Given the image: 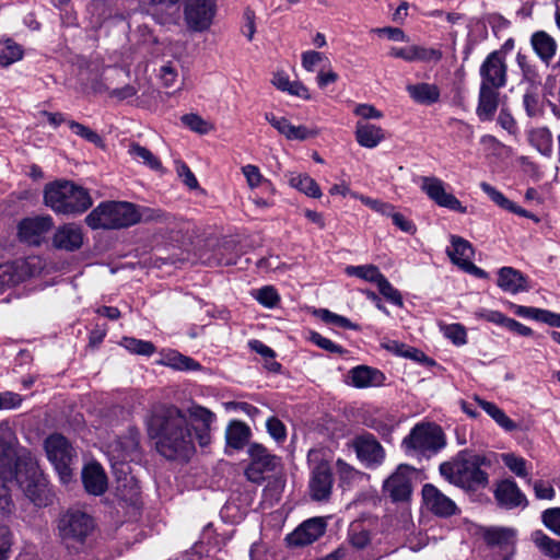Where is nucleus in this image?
<instances>
[{"instance_id":"1","label":"nucleus","mask_w":560,"mask_h":560,"mask_svg":"<svg viewBox=\"0 0 560 560\" xmlns=\"http://www.w3.org/2000/svg\"><path fill=\"white\" fill-rule=\"evenodd\" d=\"M13 432L7 423L0 424V509L10 511L11 488L16 486L35 504L40 505L42 483L36 463L31 457H15L12 447Z\"/></svg>"},{"instance_id":"2","label":"nucleus","mask_w":560,"mask_h":560,"mask_svg":"<svg viewBox=\"0 0 560 560\" xmlns=\"http://www.w3.org/2000/svg\"><path fill=\"white\" fill-rule=\"evenodd\" d=\"M148 435L167 459H185L195 451L191 425L175 406L156 405L145 420Z\"/></svg>"},{"instance_id":"3","label":"nucleus","mask_w":560,"mask_h":560,"mask_svg":"<svg viewBox=\"0 0 560 560\" xmlns=\"http://www.w3.org/2000/svg\"><path fill=\"white\" fill-rule=\"evenodd\" d=\"M486 457L480 455H459L451 462L440 465V474L452 485L475 491L489 483L488 474L481 469Z\"/></svg>"},{"instance_id":"4","label":"nucleus","mask_w":560,"mask_h":560,"mask_svg":"<svg viewBox=\"0 0 560 560\" xmlns=\"http://www.w3.org/2000/svg\"><path fill=\"white\" fill-rule=\"evenodd\" d=\"M44 201L54 212L60 214H80L92 206L88 190L71 182H56L44 190Z\"/></svg>"},{"instance_id":"5","label":"nucleus","mask_w":560,"mask_h":560,"mask_svg":"<svg viewBox=\"0 0 560 560\" xmlns=\"http://www.w3.org/2000/svg\"><path fill=\"white\" fill-rule=\"evenodd\" d=\"M92 229L119 230L139 223L136 205L128 201H105L85 218Z\"/></svg>"},{"instance_id":"6","label":"nucleus","mask_w":560,"mask_h":560,"mask_svg":"<svg viewBox=\"0 0 560 560\" xmlns=\"http://www.w3.org/2000/svg\"><path fill=\"white\" fill-rule=\"evenodd\" d=\"M148 4H161L170 10V15L178 16L180 0H143ZM215 0H184V16L187 27L203 32L210 27L215 15Z\"/></svg>"},{"instance_id":"7","label":"nucleus","mask_w":560,"mask_h":560,"mask_svg":"<svg viewBox=\"0 0 560 560\" xmlns=\"http://www.w3.org/2000/svg\"><path fill=\"white\" fill-rule=\"evenodd\" d=\"M58 535L68 548L83 546L95 528L94 520L80 510H68L58 520Z\"/></svg>"},{"instance_id":"8","label":"nucleus","mask_w":560,"mask_h":560,"mask_svg":"<svg viewBox=\"0 0 560 560\" xmlns=\"http://www.w3.org/2000/svg\"><path fill=\"white\" fill-rule=\"evenodd\" d=\"M445 435L434 423H418L402 440V447L409 455H432L445 446Z\"/></svg>"},{"instance_id":"9","label":"nucleus","mask_w":560,"mask_h":560,"mask_svg":"<svg viewBox=\"0 0 560 560\" xmlns=\"http://www.w3.org/2000/svg\"><path fill=\"white\" fill-rule=\"evenodd\" d=\"M45 451L62 483H68L73 476L77 452L61 434L55 433L45 440Z\"/></svg>"},{"instance_id":"10","label":"nucleus","mask_w":560,"mask_h":560,"mask_svg":"<svg viewBox=\"0 0 560 560\" xmlns=\"http://www.w3.org/2000/svg\"><path fill=\"white\" fill-rule=\"evenodd\" d=\"M308 460L311 463L316 462L312 468L310 478V494L315 501L327 500L331 493L332 488V474L327 460L319 458V452L310 451Z\"/></svg>"},{"instance_id":"11","label":"nucleus","mask_w":560,"mask_h":560,"mask_svg":"<svg viewBox=\"0 0 560 560\" xmlns=\"http://www.w3.org/2000/svg\"><path fill=\"white\" fill-rule=\"evenodd\" d=\"M247 453L250 462L245 469V476L252 482H261L265 479V474L275 471L280 465V458L261 444H250Z\"/></svg>"},{"instance_id":"12","label":"nucleus","mask_w":560,"mask_h":560,"mask_svg":"<svg viewBox=\"0 0 560 560\" xmlns=\"http://www.w3.org/2000/svg\"><path fill=\"white\" fill-rule=\"evenodd\" d=\"M506 72L508 67L502 51L490 52L479 69L480 86L500 90L506 84Z\"/></svg>"},{"instance_id":"13","label":"nucleus","mask_w":560,"mask_h":560,"mask_svg":"<svg viewBox=\"0 0 560 560\" xmlns=\"http://www.w3.org/2000/svg\"><path fill=\"white\" fill-rule=\"evenodd\" d=\"M420 182V189L439 207L458 213L467 212V208L453 194L446 191V184L442 179L434 176H423Z\"/></svg>"},{"instance_id":"14","label":"nucleus","mask_w":560,"mask_h":560,"mask_svg":"<svg viewBox=\"0 0 560 560\" xmlns=\"http://www.w3.org/2000/svg\"><path fill=\"white\" fill-rule=\"evenodd\" d=\"M358 459L368 468L380 466L385 459V450L371 433L355 436L351 443Z\"/></svg>"},{"instance_id":"15","label":"nucleus","mask_w":560,"mask_h":560,"mask_svg":"<svg viewBox=\"0 0 560 560\" xmlns=\"http://www.w3.org/2000/svg\"><path fill=\"white\" fill-rule=\"evenodd\" d=\"M447 255L453 264L479 278H483L486 272L477 267L472 261L474 248L465 238L456 235L451 236V247L447 248Z\"/></svg>"},{"instance_id":"16","label":"nucleus","mask_w":560,"mask_h":560,"mask_svg":"<svg viewBox=\"0 0 560 560\" xmlns=\"http://www.w3.org/2000/svg\"><path fill=\"white\" fill-rule=\"evenodd\" d=\"M52 225L54 221L50 215L25 218L19 223V237L30 245H39Z\"/></svg>"},{"instance_id":"17","label":"nucleus","mask_w":560,"mask_h":560,"mask_svg":"<svg viewBox=\"0 0 560 560\" xmlns=\"http://www.w3.org/2000/svg\"><path fill=\"white\" fill-rule=\"evenodd\" d=\"M413 470L408 465H400L384 482L383 489L394 502L406 501L411 494Z\"/></svg>"},{"instance_id":"18","label":"nucleus","mask_w":560,"mask_h":560,"mask_svg":"<svg viewBox=\"0 0 560 560\" xmlns=\"http://www.w3.org/2000/svg\"><path fill=\"white\" fill-rule=\"evenodd\" d=\"M422 499L427 509L438 516L448 517L456 514L455 502L431 483L423 486Z\"/></svg>"},{"instance_id":"19","label":"nucleus","mask_w":560,"mask_h":560,"mask_svg":"<svg viewBox=\"0 0 560 560\" xmlns=\"http://www.w3.org/2000/svg\"><path fill=\"white\" fill-rule=\"evenodd\" d=\"M494 499L500 506L508 510L526 508L528 504L526 495L511 478L500 480L497 483L494 489Z\"/></svg>"},{"instance_id":"20","label":"nucleus","mask_w":560,"mask_h":560,"mask_svg":"<svg viewBox=\"0 0 560 560\" xmlns=\"http://www.w3.org/2000/svg\"><path fill=\"white\" fill-rule=\"evenodd\" d=\"M138 446L139 434L133 430H130L127 435L114 440L108 445L113 467L119 464L124 465L127 460L132 459V455L138 451Z\"/></svg>"},{"instance_id":"21","label":"nucleus","mask_w":560,"mask_h":560,"mask_svg":"<svg viewBox=\"0 0 560 560\" xmlns=\"http://www.w3.org/2000/svg\"><path fill=\"white\" fill-rule=\"evenodd\" d=\"M265 119L288 140L304 141L317 136L318 131L304 125L294 126L285 117H278L273 113H266Z\"/></svg>"},{"instance_id":"22","label":"nucleus","mask_w":560,"mask_h":560,"mask_svg":"<svg viewBox=\"0 0 560 560\" xmlns=\"http://www.w3.org/2000/svg\"><path fill=\"white\" fill-rule=\"evenodd\" d=\"M326 529V522L322 517H314L302 523L288 536V541L293 546H306L317 540Z\"/></svg>"},{"instance_id":"23","label":"nucleus","mask_w":560,"mask_h":560,"mask_svg":"<svg viewBox=\"0 0 560 560\" xmlns=\"http://www.w3.org/2000/svg\"><path fill=\"white\" fill-rule=\"evenodd\" d=\"M83 234L79 225L68 223L59 226L52 237V245L61 250L74 252L82 246Z\"/></svg>"},{"instance_id":"24","label":"nucleus","mask_w":560,"mask_h":560,"mask_svg":"<svg viewBox=\"0 0 560 560\" xmlns=\"http://www.w3.org/2000/svg\"><path fill=\"white\" fill-rule=\"evenodd\" d=\"M389 56L399 58L408 62L413 61H439L442 59V52L439 49L425 48L418 45H411L408 47H392Z\"/></svg>"},{"instance_id":"25","label":"nucleus","mask_w":560,"mask_h":560,"mask_svg":"<svg viewBox=\"0 0 560 560\" xmlns=\"http://www.w3.org/2000/svg\"><path fill=\"white\" fill-rule=\"evenodd\" d=\"M497 284L503 291L512 294L529 290L527 277L512 267H502L499 270Z\"/></svg>"},{"instance_id":"26","label":"nucleus","mask_w":560,"mask_h":560,"mask_svg":"<svg viewBox=\"0 0 560 560\" xmlns=\"http://www.w3.org/2000/svg\"><path fill=\"white\" fill-rule=\"evenodd\" d=\"M82 482L85 490L93 495H101L107 489V477L102 466L90 463L82 470Z\"/></svg>"},{"instance_id":"27","label":"nucleus","mask_w":560,"mask_h":560,"mask_svg":"<svg viewBox=\"0 0 560 560\" xmlns=\"http://www.w3.org/2000/svg\"><path fill=\"white\" fill-rule=\"evenodd\" d=\"M483 539L489 546L499 547L506 555H512L516 541V532L508 527H489L483 532Z\"/></svg>"},{"instance_id":"28","label":"nucleus","mask_w":560,"mask_h":560,"mask_svg":"<svg viewBox=\"0 0 560 560\" xmlns=\"http://www.w3.org/2000/svg\"><path fill=\"white\" fill-rule=\"evenodd\" d=\"M349 383L357 388L380 386L384 383L385 376L377 369L366 365H359L349 371Z\"/></svg>"},{"instance_id":"29","label":"nucleus","mask_w":560,"mask_h":560,"mask_svg":"<svg viewBox=\"0 0 560 560\" xmlns=\"http://www.w3.org/2000/svg\"><path fill=\"white\" fill-rule=\"evenodd\" d=\"M499 106V90L479 88L478 105L476 113L480 120H491Z\"/></svg>"},{"instance_id":"30","label":"nucleus","mask_w":560,"mask_h":560,"mask_svg":"<svg viewBox=\"0 0 560 560\" xmlns=\"http://www.w3.org/2000/svg\"><path fill=\"white\" fill-rule=\"evenodd\" d=\"M481 190L500 208L508 210L512 213H515L520 217L533 219L535 221H538V219L527 210L523 209L522 207L517 206L510 199H508L501 191H499L495 187L491 186L490 184L482 182L480 183Z\"/></svg>"},{"instance_id":"31","label":"nucleus","mask_w":560,"mask_h":560,"mask_svg":"<svg viewBox=\"0 0 560 560\" xmlns=\"http://www.w3.org/2000/svg\"><path fill=\"white\" fill-rule=\"evenodd\" d=\"M530 44L540 60L549 65L557 51L556 40L546 32L538 31L532 35Z\"/></svg>"},{"instance_id":"32","label":"nucleus","mask_w":560,"mask_h":560,"mask_svg":"<svg viewBox=\"0 0 560 560\" xmlns=\"http://www.w3.org/2000/svg\"><path fill=\"white\" fill-rule=\"evenodd\" d=\"M355 139L361 147L373 149L377 147L384 139V130L369 122H357Z\"/></svg>"},{"instance_id":"33","label":"nucleus","mask_w":560,"mask_h":560,"mask_svg":"<svg viewBox=\"0 0 560 560\" xmlns=\"http://www.w3.org/2000/svg\"><path fill=\"white\" fill-rule=\"evenodd\" d=\"M407 92L418 104L432 105L440 100V89L431 83H417L407 85Z\"/></svg>"},{"instance_id":"34","label":"nucleus","mask_w":560,"mask_h":560,"mask_svg":"<svg viewBox=\"0 0 560 560\" xmlns=\"http://www.w3.org/2000/svg\"><path fill=\"white\" fill-rule=\"evenodd\" d=\"M478 406L489 416L491 417L495 423L501 427L506 432H512L517 429V424L510 419L506 413L499 408L495 404L491 401H487L479 397L475 398Z\"/></svg>"},{"instance_id":"35","label":"nucleus","mask_w":560,"mask_h":560,"mask_svg":"<svg viewBox=\"0 0 560 560\" xmlns=\"http://www.w3.org/2000/svg\"><path fill=\"white\" fill-rule=\"evenodd\" d=\"M160 363L179 371H194L200 369V364L194 359L183 355L175 350L163 353Z\"/></svg>"},{"instance_id":"36","label":"nucleus","mask_w":560,"mask_h":560,"mask_svg":"<svg viewBox=\"0 0 560 560\" xmlns=\"http://www.w3.org/2000/svg\"><path fill=\"white\" fill-rule=\"evenodd\" d=\"M499 457L504 466L516 477L526 479L528 483L532 481L528 469L529 464L524 457L515 453H501Z\"/></svg>"},{"instance_id":"37","label":"nucleus","mask_w":560,"mask_h":560,"mask_svg":"<svg viewBox=\"0 0 560 560\" xmlns=\"http://www.w3.org/2000/svg\"><path fill=\"white\" fill-rule=\"evenodd\" d=\"M249 428L241 421H232L225 432L228 445L235 450L244 447L249 439Z\"/></svg>"},{"instance_id":"38","label":"nucleus","mask_w":560,"mask_h":560,"mask_svg":"<svg viewBox=\"0 0 560 560\" xmlns=\"http://www.w3.org/2000/svg\"><path fill=\"white\" fill-rule=\"evenodd\" d=\"M128 154L138 163L150 167L151 170L159 171L162 168L161 161L145 147L137 142H131L128 145Z\"/></svg>"},{"instance_id":"39","label":"nucleus","mask_w":560,"mask_h":560,"mask_svg":"<svg viewBox=\"0 0 560 560\" xmlns=\"http://www.w3.org/2000/svg\"><path fill=\"white\" fill-rule=\"evenodd\" d=\"M532 540L535 546L542 552L545 556L559 559L560 558V541L550 538L541 530H535L532 534Z\"/></svg>"},{"instance_id":"40","label":"nucleus","mask_w":560,"mask_h":560,"mask_svg":"<svg viewBox=\"0 0 560 560\" xmlns=\"http://www.w3.org/2000/svg\"><path fill=\"white\" fill-rule=\"evenodd\" d=\"M336 471L339 478L340 486L343 488H350L357 482L361 481L364 474L355 469L343 459L338 458L336 460Z\"/></svg>"},{"instance_id":"41","label":"nucleus","mask_w":560,"mask_h":560,"mask_svg":"<svg viewBox=\"0 0 560 560\" xmlns=\"http://www.w3.org/2000/svg\"><path fill=\"white\" fill-rule=\"evenodd\" d=\"M289 184L312 198H319L322 196L318 184L307 174L292 173L289 177Z\"/></svg>"},{"instance_id":"42","label":"nucleus","mask_w":560,"mask_h":560,"mask_svg":"<svg viewBox=\"0 0 560 560\" xmlns=\"http://www.w3.org/2000/svg\"><path fill=\"white\" fill-rule=\"evenodd\" d=\"M23 57L22 47L10 38L0 39V65L8 67Z\"/></svg>"},{"instance_id":"43","label":"nucleus","mask_w":560,"mask_h":560,"mask_svg":"<svg viewBox=\"0 0 560 560\" xmlns=\"http://www.w3.org/2000/svg\"><path fill=\"white\" fill-rule=\"evenodd\" d=\"M345 271L350 277H357L375 284L383 280L384 277L375 265L348 266Z\"/></svg>"},{"instance_id":"44","label":"nucleus","mask_w":560,"mask_h":560,"mask_svg":"<svg viewBox=\"0 0 560 560\" xmlns=\"http://www.w3.org/2000/svg\"><path fill=\"white\" fill-rule=\"evenodd\" d=\"M530 143L544 155L552 152V135L546 127L533 129L529 132Z\"/></svg>"},{"instance_id":"45","label":"nucleus","mask_w":560,"mask_h":560,"mask_svg":"<svg viewBox=\"0 0 560 560\" xmlns=\"http://www.w3.org/2000/svg\"><path fill=\"white\" fill-rule=\"evenodd\" d=\"M121 345L130 353L150 357L155 352V347L151 341L136 339L132 337H125Z\"/></svg>"},{"instance_id":"46","label":"nucleus","mask_w":560,"mask_h":560,"mask_svg":"<svg viewBox=\"0 0 560 560\" xmlns=\"http://www.w3.org/2000/svg\"><path fill=\"white\" fill-rule=\"evenodd\" d=\"M190 415L202 422V425L203 428L201 429L202 433L199 434V443L200 445H206L207 444V439H208V435L206 433V431H208L210 424L212 423L213 419H214V415L208 410L207 408H203V407H200V406H195L190 409Z\"/></svg>"},{"instance_id":"47","label":"nucleus","mask_w":560,"mask_h":560,"mask_svg":"<svg viewBox=\"0 0 560 560\" xmlns=\"http://www.w3.org/2000/svg\"><path fill=\"white\" fill-rule=\"evenodd\" d=\"M136 212L139 215V222H168L171 214L164 212L161 209H154L149 207H139L136 205Z\"/></svg>"},{"instance_id":"48","label":"nucleus","mask_w":560,"mask_h":560,"mask_svg":"<svg viewBox=\"0 0 560 560\" xmlns=\"http://www.w3.org/2000/svg\"><path fill=\"white\" fill-rule=\"evenodd\" d=\"M348 536L351 546L357 549L365 548L371 541L370 532L363 528L360 523H354L350 526Z\"/></svg>"},{"instance_id":"49","label":"nucleus","mask_w":560,"mask_h":560,"mask_svg":"<svg viewBox=\"0 0 560 560\" xmlns=\"http://www.w3.org/2000/svg\"><path fill=\"white\" fill-rule=\"evenodd\" d=\"M315 314L325 323L332 324L338 327L357 329L358 326L351 323L347 317L332 313L326 308H319Z\"/></svg>"},{"instance_id":"50","label":"nucleus","mask_w":560,"mask_h":560,"mask_svg":"<svg viewBox=\"0 0 560 560\" xmlns=\"http://www.w3.org/2000/svg\"><path fill=\"white\" fill-rule=\"evenodd\" d=\"M523 105L529 117H540L544 113V101L536 93H525L523 96Z\"/></svg>"},{"instance_id":"51","label":"nucleus","mask_w":560,"mask_h":560,"mask_svg":"<svg viewBox=\"0 0 560 560\" xmlns=\"http://www.w3.org/2000/svg\"><path fill=\"white\" fill-rule=\"evenodd\" d=\"M380 293L392 304L401 307L404 305L400 292L384 276L377 284Z\"/></svg>"},{"instance_id":"52","label":"nucleus","mask_w":560,"mask_h":560,"mask_svg":"<svg viewBox=\"0 0 560 560\" xmlns=\"http://www.w3.org/2000/svg\"><path fill=\"white\" fill-rule=\"evenodd\" d=\"M253 295L261 305L268 308L275 307L280 300L277 290L271 285L256 290Z\"/></svg>"},{"instance_id":"53","label":"nucleus","mask_w":560,"mask_h":560,"mask_svg":"<svg viewBox=\"0 0 560 560\" xmlns=\"http://www.w3.org/2000/svg\"><path fill=\"white\" fill-rule=\"evenodd\" d=\"M182 122L190 130L200 135L208 133L212 128V126L208 121H206L201 116L197 114L184 115L182 117Z\"/></svg>"},{"instance_id":"54","label":"nucleus","mask_w":560,"mask_h":560,"mask_svg":"<svg viewBox=\"0 0 560 560\" xmlns=\"http://www.w3.org/2000/svg\"><path fill=\"white\" fill-rule=\"evenodd\" d=\"M68 125L70 127V129L79 137L85 139L86 141L95 144V145H102L103 144V140L102 138L95 132L93 131L92 129H90L89 127L80 124V122H77L74 120H69L68 121Z\"/></svg>"},{"instance_id":"55","label":"nucleus","mask_w":560,"mask_h":560,"mask_svg":"<svg viewBox=\"0 0 560 560\" xmlns=\"http://www.w3.org/2000/svg\"><path fill=\"white\" fill-rule=\"evenodd\" d=\"M544 525L560 537V508L547 509L541 514Z\"/></svg>"},{"instance_id":"56","label":"nucleus","mask_w":560,"mask_h":560,"mask_svg":"<svg viewBox=\"0 0 560 560\" xmlns=\"http://www.w3.org/2000/svg\"><path fill=\"white\" fill-rule=\"evenodd\" d=\"M310 340L313 343H315L316 346H318L319 348H322L328 352L338 353V354H342L346 352L341 346L335 343L334 341L322 336L318 332H315V331L311 332Z\"/></svg>"},{"instance_id":"57","label":"nucleus","mask_w":560,"mask_h":560,"mask_svg":"<svg viewBox=\"0 0 560 560\" xmlns=\"http://www.w3.org/2000/svg\"><path fill=\"white\" fill-rule=\"evenodd\" d=\"M445 336L456 346H463L467 342V332L463 325L451 324L445 328Z\"/></svg>"},{"instance_id":"58","label":"nucleus","mask_w":560,"mask_h":560,"mask_svg":"<svg viewBox=\"0 0 560 560\" xmlns=\"http://www.w3.org/2000/svg\"><path fill=\"white\" fill-rule=\"evenodd\" d=\"M268 433L277 441H284L287 438V430L282 421L276 417H271L266 422Z\"/></svg>"},{"instance_id":"59","label":"nucleus","mask_w":560,"mask_h":560,"mask_svg":"<svg viewBox=\"0 0 560 560\" xmlns=\"http://www.w3.org/2000/svg\"><path fill=\"white\" fill-rule=\"evenodd\" d=\"M177 175L182 178L183 183L190 189L198 187V180L188 165L182 161L176 162Z\"/></svg>"},{"instance_id":"60","label":"nucleus","mask_w":560,"mask_h":560,"mask_svg":"<svg viewBox=\"0 0 560 560\" xmlns=\"http://www.w3.org/2000/svg\"><path fill=\"white\" fill-rule=\"evenodd\" d=\"M323 61H327V58L322 52L308 50L302 54V66L306 71L313 72Z\"/></svg>"},{"instance_id":"61","label":"nucleus","mask_w":560,"mask_h":560,"mask_svg":"<svg viewBox=\"0 0 560 560\" xmlns=\"http://www.w3.org/2000/svg\"><path fill=\"white\" fill-rule=\"evenodd\" d=\"M12 535L7 526H0V560H8L11 551Z\"/></svg>"},{"instance_id":"62","label":"nucleus","mask_w":560,"mask_h":560,"mask_svg":"<svg viewBox=\"0 0 560 560\" xmlns=\"http://www.w3.org/2000/svg\"><path fill=\"white\" fill-rule=\"evenodd\" d=\"M242 172L250 188L258 187L264 180V176L261 175L259 168L255 165H245L243 166Z\"/></svg>"},{"instance_id":"63","label":"nucleus","mask_w":560,"mask_h":560,"mask_svg":"<svg viewBox=\"0 0 560 560\" xmlns=\"http://www.w3.org/2000/svg\"><path fill=\"white\" fill-rule=\"evenodd\" d=\"M516 62L526 79L532 80V81L537 79V77H538L537 70L534 66L530 65L527 56L523 55L522 52H517Z\"/></svg>"},{"instance_id":"64","label":"nucleus","mask_w":560,"mask_h":560,"mask_svg":"<svg viewBox=\"0 0 560 560\" xmlns=\"http://www.w3.org/2000/svg\"><path fill=\"white\" fill-rule=\"evenodd\" d=\"M390 219L393 223L405 233L413 234L417 230L416 225L411 220L406 218L404 214L397 212L396 210L390 217Z\"/></svg>"}]
</instances>
